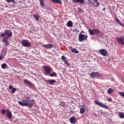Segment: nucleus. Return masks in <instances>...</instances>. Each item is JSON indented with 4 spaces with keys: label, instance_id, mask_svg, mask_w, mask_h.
<instances>
[{
    "label": "nucleus",
    "instance_id": "1",
    "mask_svg": "<svg viewBox=\"0 0 124 124\" xmlns=\"http://www.w3.org/2000/svg\"><path fill=\"white\" fill-rule=\"evenodd\" d=\"M33 102L35 103V101L34 100H23L22 102L18 101V103L19 105H21L22 107L27 106L29 108H32V106H33Z\"/></svg>",
    "mask_w": 124,
    "mask_h": 124
},
{
    "label": "nucleus",
    "instance_id": "2",
    "mask_svg": "<svg viewBox=\"0 0 124 124\" xmlns=\"http://www.w3.org/2000/svg\"><path fill=\"white\" fill-rule=\"evenodd\" d=\"M4 33H2L0 35V37H4V36H7V37H11L12 36V32L11 31V30H5Z\"/></svg>",
    "mask_w": 124,
    "mask_h": 124
},
{
    "label": "nucleus",
    "instance_id": "3",
    "mask_svg": "<svg viewBox=\"0 0 124 124\" xmlns=\"http://www.w3.org/2000/svg\"><path fill=\"white\" fill-rule=\"evenodd\" d=\"M88 39V35L86 34H79L78 35V41L82 42L84 40H87Z\"/></svg>",
    "mask_w": 124,
    "mask_h": 124
},
{
    "label": "nucleus",
    "instance_id": "4",
    "mask_svg": "<svg viewBox=\"0 0 124 124\" xmlns=\"http://www.w3.org/2000/svg\"><path fill=\"white\" fill-rule=\"evenodd\" d=\"M95 103L97 105H98V106H100V107L105 108V109H108V107L106 105L102 104V103H101L98 100L95 101Z\"/></svg>",
    "mask_w": 124,
    "mask_h": 124
},
{
    "label": "nucleus",
    "instance_id": "5",
    "mask_svg": "<svg viewBox=\"0 0 124 124\" xmlns=\"http://www.w3.org/2000/svg\"><path fill=\"white\" fill-rule=\"evenodd\" d=\"M21 44L24 47H31V43L29 42L27 40H23L22 41Z\"/></svg>",
    "mask_w": 124,
    "mask_h": 124
},
{
    "label": "nucleus",
    "instance_id": "6",
    "mask_svg": "<svg viewBox=\"0 0 124 124\" xmlns=\"http://www.w3.org/2000/svg\"><path fill=\"white\" fill-rule=\"evenodd\" d=\"M90 77L92 78H94V77H97L98 76H101L100 73L98 72H93L90 75Z\"/></svg>",
    "mask_w": 124,
    "mask_h": 124
},
{
    "label": "nucleus",
    "instance_id": "7",
    "mask_svg": "<svg viewBox=\"0 0 124 124\" xmlns=\"http://www.w3.org/2000/svg\"><path fill=\"white\" fill-rule=\"evenodd\" d=\"M99 52L100 53L101 55H102V56H104V57H105V56H106L108 53L107 50H106L105 49H100L99 50Z\"/></svg>",
    "mask_w": 124,
    "mask_h": 124
},
{
    "label": "nucleus",
    "instance_id": "8",
    "mask_svg": "<svg viewBox=\"0 0 124 124\" xmlns=\"http://www.w3.org/2000/svg\"><path fill=\"white\" fill-rule=\"evenodd\" d=\"M44 69L46 72V75H47V74H49L50 72H51V69L48 66H44Z\"/></svg>",
    "mask_w": 124,
    "mask_h": 124
},
{
    "label": "nucleus",
    "instance_id": "9",
    "mask_svg": "<svg viewBox=\"0 0 124 124\" xmlns=\"http://www.w3.org/2000/svg\"><path fill=\"white\" fill-rule=\"evenodd\" d=\"M6 115L8 119H12V113L10 112V110H6Z\"/></svg>",
    "mask_w": 124,
    "mask_h": 124
},
{
    "label": "nucleus",
    "instance_id": "10",
    "mask_svg": "<svg viewBox=\"0 0 124 124\" xmlns=\"http://www.w3.org/2000/svg\"><path fill=\"white\" fill-rule=\"evenodd\" d=\"M46 82H47L48 85H51L52 86L54 85L55 83H56V80L55 79L46 80Z\"/></svg>",
    "mask_w": 124,
    "mask_h": 124
},
{
    "label": "nucleus",
    "instance_id": "11",
    "mask_svg": "<svg viewBox=\"0 0 124 124\" xmlns=\"http://www.w3.org/2000/svg\"><path fill=\"white\" fill-rule=\"evenodd\" d=\"M24 83H25V84H26L27 85H28V86H30V87L33 86V84L29 80H28V79H25L24 80Z\"/></svg>",
    "mask_w": 124,
    "mask_h": 124
},
{
    "label": "nucleus",
    "instance_id": "12",
    "mask_svg": "<svg viewBox=\"0 0 124 124\" xmlns=\"http://www.w3.org/2000/svg\"><path fill=\"white\" fill-rule=\"evenodd\" d=\"M43 47L46 48V49H51V48H53V47H54V46L52 44H46L44 45Z\"/></svg>",
    "mask_w": 124,
    "mask_h": 124
},
{
    "label": "nucleus",
    "instance_id": "13",
    "mask_svg": "<svg viewBox=\"0 0 124 124\" xmlns=\"http://www.w3.org/2000/svg\"><path fill=\"white\" fill-rule=\"evenodd\" d=\"M117 40L119 44H123L124 43V38L123 37L117 38Z\"/></svg>",
    "mask_w": 124,
    "mask_h": 124
},
{
    "label": "nucleus",
    "instance_id": "14",
    "mask_svg": "<svg viewBox=\"0 0 124 124\" xmlns=\"http://www.w3.org/2000/svg\"><path fill=\"white\" fill-rule=\"evenodd\" d=\"M69 49L71 50V52L74 53V54H78V53H79V51L77 50L76 48H73L72 46H69Z\"/></svg>",
    "mask_w": 124,
    "mask_h": 124
},
{
    "label": "nucleus",
    "instance_id": "15",
    "mask_svg": "<svg viewBox=\"0 0 124 124\" xmlns=\"http://www.w3.org/2000/svg\"><path fill=\"white\" fill-rule=\"evenodd\" d=\"M93 1L94 3L93 5H94V6H95L96 7H98V6L100 5V3L98 2L97 1V0H93Z\"/></svg>",
    "mask_w": 124,
    "mask_h": 124
},
{
    "label": "nucleus",
    "instance_id": "16",
    "mask_svg": "<svg viewBox=\"0 0 124 124\" xmlns=\"http://www.w3.org/2000/svg\"><path fill=\"white\" fill-rule=\"evenodd\" d=\"M8 37H3L2 40V42H4L5 45L7 46L9 45V43L7 42Z\"/></svg>",
    "mask_w": 124,
    "mask_h": 124
},
{
    "label": "nucleus",
    "instance_id": "17",
    "mask_svg": "<svg viewBox=\"0 0 124 124\" xmlns=\"http://www.w3.org/2000/svg\"><path fill=\"white\" fill-rule=\"evenodd\" d=\"M53 3H59V4H62V2L61 0H50Z\"/></svg>",
    "mask_w": 124,
    "mask_h": 124
},
{
    "label": "nucleus",
    "instance_id": "18",
    "mask_svg": "<svg viewBox=\"0 0 124 124\" xmlns=\"http://www.w3.org/2000/svg\"><path fill=\"white\" fill-rule=\"evenodd\" d=\"M66 25H67V27H68V28H72V27H73V23L71 21H68Z\"/></svg>",
    "mask_w": 124,
    "mask_h": 124
},
{
    "label": "nucleus",
    "instance_id": "19",
    "mask_svg": "<svg viewBox=\"0 0 124 124\" xmlns=\"http://www.w3.org/2000/svg\"><path fill=\"white\" fill-rule=\"evenodd\" d=\"M73 2L75 3L79 2L80 4H83V3H84V0H73Z\"/></svg>",
    "mask_w": 124,
    "mask_h": 124
},
{
    "label": "nucleus",
    "instance_id": "20",
    "mask_svg": "<svg viewBox=\"0 0 124 124\" xmlns=\"http://www.w3.org/2000/svg\"><path fill=\"white\" fill-rule=\"evenodd\" d=\"M70 122L71 124H76V120H75V117H71L70 119Z\"/></svg>",
    "mask_w": 124,
    "mask_h": 124
},
{
    "label": "nucleus",
    "instance_id": "21",
    "mask_svg": "<svg viewBox=\"0 0 124 124\" xmlns=\"http://www.w3.org/2000/svg\"><path fill=\"white\" fill-rule=\"evenodd\" d=\"M39 1L40 2L41 7L42 8H44V5H45V3H44V0H39Z\"/></svg>",
    "mask_w": 124,
    "mask_h": 124
},
{
    "label": "nucleus",
    "instance_id": "22",
    "mask_svg": "<svg viewBox=\"0 0 124 124\" xmlns=\"http://www.w3.org/2000/svg\"><path fill=\"white\" fill-rule=\"evenodd\" d=\"M94 34H99L100 33V31L99 29H93Z\"/></svg>",
    "mask_w": 124,
    "mask_h": 124
},
{
    "label": "nucleus",
    "instance_id": "23",
    "mask_svg": "<svg viewBox=\"0 0 124 124\" xmlns=\"http://www.w3.org/2000/svg\"><path fill=\"white\" fill-rule=\"evenodd\" d=\"M118 115L120 119H124V112H119Z\"/></svg>",
    "mask_w": 124,
    "mask_h": 124
},
{
    "label": "nucleus",
    "instance_id": "24",
    "mask_svg": "<svg viewBox=\"0 0 124 124\" xmlns=\"http://www.w3.org/2000/svg\"><path fill=\"white\" fill-rule=\"evenodd\" d=\"M88 31L90 35H94V31H93V30H92L91 29H89Z\"/></svg>",
    "mask_w": 124,
    "mask_h": 124
},
{
    "label": "nucleus",
    "instance_id": "25",
    "mask_svg": "<svg viewBox=\"0 0 124 124\" xmlns=\"http://www.w3.org/2000/svg\"><path fill=\"white\" fill-rule=\"evenodd\" d=\"M1 67L2 69H5L6 67H7V64L5 63H2L1 65Z\"/></svg>",
    "mask_w": 124,
    "mask_h": 124
},
{
    "label": "nucleus",
    "instance_id": "26",
    "mask_svg": "<svg viewBox=\"0 0 124 124\" xmlns=\"http://www.w3.org/2000/svg\"><path fill=\"white\" fill-rule=\"evenodd\" d=\"M112 93H114V90L112 88L108 89V93L111 94Z\"/></svg>",
    "mask_w": 124,
    "mask_h": 124
},
{
    "label": "nucleus",
    "instance_id": "27",
    "mask_svg": "<svg viewBox=\"0 0 124 124\" xmlns=\"http://www.w3.org/2000/svg\"><path fill=\"white\" fill-rule=\"evenodd\" d=\"M50 77H56L57 76V74L56 72H53L52 73H49V74Z\"/></svg>",
    "mask_w": 124,
    "mask_h": 124
},
{
    "label": "nucleus",
    "instance_id": "28",
    "mask_svg": "<svg viewBox=\"0 0 124 124\" xmlns=\"http://www.w3.org/2000/svg\"><path fill=\"white\" fill-rule=\"evenodd\" d=\"M34 18H35L36 21L37 22L39 20V16L38 15H34Z\"/></svg>",
    "mask_w": 124,
    "mask_h": 124
},
{
    "label": "nucleus",
    "instance_id": "29",
    "mask_svg": "<svg viewBox=\"0 0 124 124\" xmlns=\"http://www.w3.org/2000/svg\"><path fill=\"white\" fill-rule=\"evenodd\" d=\"M115 21H116V22L119 24V25H120V26H123V24L121 23L119 19L117 18H115Z\"/></svg>",
    "mask_w": 124,
    "mask_h": 124
},
{
    "label": "nucleus",
    "instance_id": "30",
    "mask_svg": "<svg viewBox=\"0 0 124 124\" xmlns=\"http://www.w3.org/2000/svg\"><path fill=\"white\" fill-rule=\"evenodd\" d=\"M62 62H64L65 64H67V65L68 66H69V63L67 62V60H66V59L63 60Z\"/></svg>",
    "mask_w": 124,
    "mask_h": 124
},
{
    "label": "nucleus",
    "instance_id": "31",
    "mask_svg": "<svg viewBox=\"0 0 124 124\" xmlns=\"http://www.w3.org/2000/svg\"><path fill=\"white\" fill-rule=\"evenodd\" d=\"M85 108H81L80 109V114H84L85 113Z\"/></svg>",
    "mask_w": 124,
    "mask_h": 124
},
{
    "label": "nucleus",
    "instance_id": "32",
    "mask_svg": "<svg viewBox=\"0 0 124 124\" xmlns=\"http://www.w3.org/2000/svg\"><path fill=\"white\" fill-rule=\"evenodd\" d=\"M119 94H120L121 96H122V97H124V92H119Z\"/></svg>",
    "mask_w": 124,
    "mask_h": 124
},
{
    "label": "nucleus",
    "instance_id": "33",
    "mask_svg": "<svg viewBox=\"0 0 124 124\" xmlns=\"http://www.w3.org/2000/svg\"><path fill=\"white\" fill-rule=\"evenodd\" d=\"M1 112L2 114V115H5V114H6V110L4 109H1Z\"/></svg>",
    "mask_w": 124,
    "mask_h": 124
},
{
    "label": "nucleus",
    "instance_id": "34",
    "mask_svg": "<svg viewBox=\"0 0 124 124\" xmlns=\"http://www.w3.org/2000/svg\"><path fill=\"white\" fill-rule=\"evenodd\" d=\"M60 105H61L62 107H65V104L62 102H60Z\"/></svg>",
    "mask_w": 124,
    "mask_h": 124
},
{
    "label": "nucleus",
    "instance_id": "35",
    "mask_svg": "<svg viewBox=\"0 0 124 124\" xmlns=\"http://www.w3.org/2000/svg\"><path fill=\"white\" fill-rule=\"evenodd\" d=\"M16 91V88H13L12 90V93H14Z\"/></svg>",
    "mask_w": 124,
    "mask_h": 124
},
{
    "label": "nucleus",
    "instance_id": "36",
    "mask_svg": "<svg viewBox=\"0 0 124 124\" xmlns=\"http://www.w3.org/2000/svg\"><path fill=\"white\" fill-rule=\"evenodd\" d=\"M89 3H91V4H93V0H87Z\"/></svg>",
    "mask_w": 124,
    "mask_h": 124
},
{
    "label": "nucleus",
    "instance_id": "37",
    "mask_svg": "<svg viewBox=\"0 0 124 124\" xmlns=\"http://www.w3.org/2000/svg\"><path fill=\"white\" fill-rule=\"evenodd\" d=\"M62 61H63V60H65V59H65V56H62Z\"/></svg>",
    "mask_w": 124,
    "mask_h": 124
},
{
    "label": "nucleus",
    "instance_id": "38",
    "mask_svg": "<svg viewBox=\"0 0 124 124\" xmlns=\"http://www.w3.org/2000/svg\"><path fill=\"white\" fill-rule=\"evenodd\" d=\"M2 59H3V56L2 55H1L0 56V61H1V60H2Z\"/></svg>",
    "mask_w": 124,
    "mask_h": 124
},
{
    "label": "nucleus",
    "instance_id": "39",
    "mask_svg": "<svg viewBox=\"0 0 124 124\" xmlns=\"http://www.w3.org/2000/svg\"><path fill=\"white\" fill-rule=\"evenodd\" d=\"M12 88H13V86H12V85H10L9 87V89L10 90H11V89H12Z\"/></svg>",
    "mask_w": 124,
    "mask_h": 124
},
{
    "label": "nucleus",
    "instance_id": "40",
    "mask_svg": "<svg viewBox=\"0 0 124 124\" xmlns=\"http://www.w3.org/2000/svg\"><path fill=\"white\" fill-rule=\"evenodd\" d=\"M6 1H7V2H11V1H12V0H6Z\"/></svg>",
    "mask_w": 124,
    "mask_h": 124
},
{
    "label": "nucleus",
    "instance_id": "41",
    "mask_svg": "<svg viewBox=\"0 0 124 124\" xmlns=\"http://www.w3.org/2000/svg\"><path fill=\"white\" fill-rule=\"evenodd\" d=\"M82 33H84V31H81L79 34H82Z\"/></svg>",
    "mask_w": 124,
    "mask_h": 124
},
{
    "label": "nucleus",
    "instance_id": "42",
    "mask_svg": "<svg viewBox=\"0 0 124 124\" xmlns=\"http://www.w3.org/2000/svg\"><path fill=\"white\" fill-rule=\"evenodd\" d=\"M108 101H112V99H111V98L108 99Z\"/></svg>",
    "mask_w": 124,
    "mask_h": 124
},
{
    "label": "nucleus",
    "instance_id": "43",
    "mask_svg": "<svg viewBox=\"0 0 124 124\" xmlns=\"http://www.w3.org/2000/svg\"><path fill=\"white\" fill-rule=\"evenodd\" d=\"M76 31H78V32H79V30H78L77 29H76Z\"/></svg>",
    "mask_w": 124,
    "mask_h": 124
},
{
    "label": "nucleus",
    "instance_id": "44",
    "mask_svg": "<svg viewBox=\"0 0 124 124\" xmlns=\"http://www.w3.org/2000/svg\"><path fill=\"white\" fill-rule=\"evenodd\" d=\"M85 105H82V107H85Z\"/></svg>",
    "mask_w": 124,
    "mask_h": 124
},
{
    "label": "nucleus",
    "instance_id": "45",
    "mask_svg": "<svg viewBox=\"0 0 124 124\" xmlns=\"http://www.w3.org/2000/svg\"><path fill=\"white\" fill-rule=\"evenodd\" d=\"M103 10H105V8H104Z\"/></svg>",
    "mask_w": 124,
    "mask_h": 124
}]
</instances>
